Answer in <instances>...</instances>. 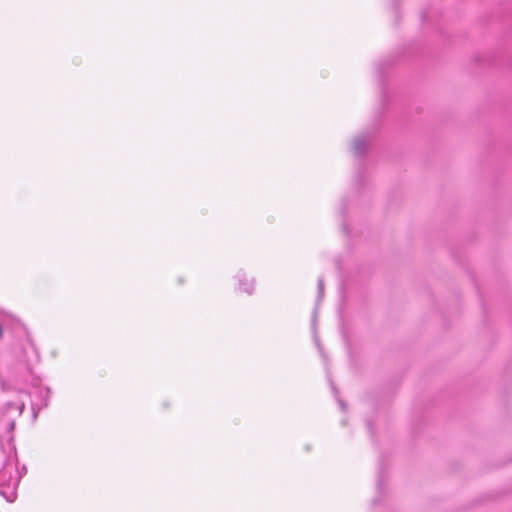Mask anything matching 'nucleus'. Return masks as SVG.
<instances>
[{"instance_id":"f257e3e1","label":"nucleus","mask_w":512,"mask_h":512,"mask_svg":"<svg viewBox=\"0 0 512 512\" xmlns=\"http://www.w3.org/2000/svg\"><path fill=\"white\" fill-rule=\"evenodd\" d=\"M21 475L14 462L7 461L0 470V494L8 501L13 502L17 496V487Z\"/></svg>"},{"instance_id":"f03ea898","label":"nucleus","mask_w":512,"mask_h":512,"mask_svg":"<svg viewBox=\"0 0 512 512\" xmlns=\"http://www.w3.org/2000/svg\"><path fill=\"white\" fill-rule=\"evenodd\" d=\"M368 145V141L365 137H357L354 140L353 149L357 154L362 153Z\"/></svg>"},{"instance_id":"7ed1b4c3","label":"nucleus","mask_w":512,"mask_h":512,"mask_svg":"<svg viewBox=\"0 0 512 512\" xmlns=\"http://www.w3.org/2000/svg\"><path fill=\"white\" fill-rule=\"evenodd\" d=\"M240 286L241 289L244 290L247 293H251L253 290V281H247L246 283H242V280H240Z\"/></svg>"},{"instance_id":"20e7f679","label":"nucleus","mask_w":512,"mask_h":512,"mask_svg":"<svg viewBox=\"0 0 512 512\" xmlns=\"http://www.w3.org/2000/svg\"><path fill=\"white\" fill-rule=\"evenodd\" d=\"M318 291H319V295L322 296L323 291H324V283H323V279H321V278L318 280Z\"/></svg>"},{"instance_id":"39448f33","label":"nucleus","mask_w":512,"mask_h":512,"mask_svg":"<svg viewBox=\"0 0 512 512\" xmlns=\"http://www.w3.org/2000/svg\"><path fill=\"white\" fill-rule=\"evenodd\" d=\"M339 403H340V405H341L342 409L344 410V409H345V405H344V403H343L342 401H339Z\"/></svg>"}]
</instances>
